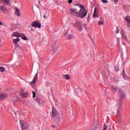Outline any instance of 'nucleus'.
I'll list each match as a JSON object with an SVG mask.
<instances>
[{
	"label": "nucleus",
	"instance_id": "a211bd4d",
	"mask_svg": "<svg viewBox=\"0 0 130 130\" xmlns=\"http://www.w3.org/2000/svg\"><path fill=\"white\" fill-rule=\"evenodd\" d=\"M20 96H21V97H22L23 98H27V97H28V94L27 92H21L20 93Z\"/></svg>",
	"mask_w": 130,
	"mask_h": 130
},
{
	"label": "nucleus",
	"instance_id": "39448f33",
	"mask_svg": "<svg viewBox=\"0 0 130 130\" xmlns=\"http://www.w3.org/2000/svg\"><path fill=\"white\" fill-rule=\"evenodd\" d=\"M75 26L77 28L79 31H81L83 30V28L82 27V22H81V21H77L75 24Z\"/></svg>",
	"mask_w": 130,
	"mask_h": 130
},
{
	"label": "nucleus",
	"instance_id": "9d476101",
	"mask_svg": "<svg viewBox=\"0 0 130 130\" xmlns=\"http://www.w3.org/2000/svg\"><path fill=\"white\" fill-rule=\"evenodd\" d=\"M20 40L21 39L20 38H16L13 40V43L15 46L19 47V44H18V42H20Z\"/></svg>",
	"mask_w": 130,
	"mask_h": 130
},
{
	"label": "nucleus",
	"instance_id": "2f4dec72",
	"mask_svg": "<svg viewBox=\"0 0 130 130\" xmlns=\"http://www.w3.org/2000/svg\"><path fill=\"white\" fill-rule=\"evenodd\" d=\"M117 31H116V34H118V33H119V29L118 28V27H116Z\"/></svg>",
	"mask_w": 130,
	"mask_h": 130
},
{
	"label": "nucleus",
	"instance_id": "6ab92c4d",
	"mask_svg": "<svg viewBox=\"0 0 130 130\" xmlns=\"http://www.w3.org/2000/svg\"><path fill=\"white\" fill-rule=\"evenodd\" d=\"M15 14L17 17H20V16H21V14H20V10L17 7L15 8Z\"/></svg>",
	"mask_w": 130,
	"mask_h": 130
},
{
	"label": "nucleus",
	"instance_id": "bb28decb",
	"mask_svg": "<svg viewBox=\"0 0 130 130\" xmlns=\"http://www.w3.org/2000/svg\"><path fill=\"white\" fill-rule=\"evenodd\" d=\"M36 97V93L35 91H32V98H35Z\"/></svg>",
	"mask_w": 130,
	"mask_h": 130
},
{
	"label": "nucleus",
	"instance_id": "c9c22d12",
	"mask_svg": "<svg viewBox=\"0 0 130 130\" xmlns=\"http://www.w3.org/2000/svg\"><path fill=\"white\" fill-rule=\"evenodd\" d=\"M80 8H81V9H84V10H85V8L83 6H81Z\"/></svg>",
	"mask_w": 130,
	"mask_h": 130
},
{
	"label": "nucleus",
	"instance_id": "a878e982",
	"mask_svg": "<svg viewBox=\"0 0 130 130\" xmlns=\"http://www.w3.org/2000/svg\"><path fill=\"white\" fill-rule=\"evenodd\" d=\"M5 71H6V69L5 68V67H0V71L2 73H4V72H5Z\"/></svg>",
	"mask_w": 130,
	"mask_h": 130
},
{
	"label": "nucleus",
	"instance_id": "20e7f679",
	"mask_svg": "<svg viewBox=\"0 0 130 130\" xmlns=\"http://www.w3.org/2000/svg\"><path fill=\"white\" fill-rule=\"evenodd\" d=\"M31 27H34V28H41V24L40 23H38L37 21L33 22L31 24Z\"/></svg>",
	"mask_w": 130,
	"mask_h": 130
},
{
	"label": "nucleus",
	"instance_id": "c756f323",
	"mask_svg": "<svg viewBox=\"0 0 130 130\" xmlns=\"http://www.w3.org/2000/svg\"><path fill=\"white\" fill-rule=\"evenodd\" d=\"M107 126L106 125V124H104V128L103 129V130H107Z\"/></svg>",
	"mask_w": 130,
	"mask_h": 130
},
{
	"label": "nucleus",
	"instance_id": "f704fd0d",
	"mask_svg": "<svg viewBox=\"0 0 130 130\" xmlns=\"http://www.w3.org/2000/svg\"><path fill=\"white\" fill-rule=\"evenodd\" d=\"M3 23L2 21H0V26H3Z\"/></svg>",
	"mask_w": 130,
	"mask_h": 130
},
{
	"label": "nucleus",
	"instance_id": "0eeeda50",
	"mask_svg": "<svg viewBox=\"0 0 130 130\" xmlns=\"http://www.w3.org/2000/svg\"><path fill=\"white\" fill-rule=\"evenodd\" d=\"M25 34L23 33H19L18 32H14L12 35V37H22V36H25Z\"/></svg>",
	"mask_w": 130,
	"mask_h": 130
},
{
	"label": "nucleus",
	"instance_id": "393cba45",
	"mask_svg": "<svg viewBox=\"0 0 130 130\" xmlns=\"http://www.w3.org/2000/svg\"><path fill=\"white\" fill-rule=\"evenodd\" d=\"M103 24H104V22L103 21V20H100L99 22H98V24L100 26H102V25H103Z\"/></svg>",
	"mask_w": 130,
	"mask_h": 130
},
{
	"label": "nucleus",
	"instance_id": "4be33fe9",
	"mask_svg": "<svg viewBox=\"0 0 130 130\" xmlns=\"http://www.w3.org/2000/svg\"><path fill=\"white\" fill-rule=\"evenodd\" d=\"M15 115L17 118L21 117V115H22V112H18V113H15Z\"/></svg>",
	"mask_w": 130,
	"mask_h": 130
},
{
	"label": "nucleus",
	"instance_id": "7c9ffc66",
	"mask_svg": "<svg viewBox=\"0 0 130 130\" xmlns=\"http://www.w3.org/2000/svg\"><path fill=\"white\" fill-rule=\"evenodd\" d=\"M102 2H103L104 4H107L108 3V1H107V0H102Z\"/></svg>",
	"mask_w": 130,
	"mask_h": 130
},
{
	"label": "nucleus",
	"instance_id": "4c0bfd02",
	"mask_svg": "<svg viewBox=\"0 0 130 130\" xmlns=\"http://www.w3.org/2000/svg\"><path fill=\"white\" fill-rule=\"evenodd\" d=\"M117 41H118V42H120V40H119V38H117Z\"/></svg>",
	"mask_w": 130,
	"mask_h": 130
},
{
	"label": "nucleus",
	"instance_id": "b1692460",
	"mask_svg": "<svg viewBox=\"0 0 130 130\" xmlns=\"http://www.w3.org/2000/svg\"><path fill=\"white\" fill-rule=\"evenodd\" d=\"M21 37L22 40H25L26 41H28V40H29V38H27L26 36H22Z\"/></svg>",
	"mask_w": 130,
	"mask_h": 130
},
{
	"label": "nucleus",
	"instance_id": "58836bf2",
	"mask_svg": "<svg viewBox=\"0 0 130 130\" xmlns=\"http://www.w3.org/2000/svg\"><path fill=\"white\" fill-rule=\"evenodd\" d=\"M20 123H21V124H22V123H25L24 122V121H22V120H20Z\"/></svg>",
	"mask_w": 130,
	"mask_h": 130
},
{
	"label": "nucleus",
	"instance_id": "a19ab883",
	"mask_svg": "<svg viewBox=\"0 0 130 130\" xmlns=\"http://www.w3.org/2000/svg\"><path fill=\"white\" fill-rule=\"evenodd\" d=\"M124 74H125V73L124 72V69L123 70V75Z\"/></svg>",
	"mask_w": 130,
	"mask_h": 130
},
{
	"label": "nucleus",
	"instance_id": "1a4fd4ad",
	"mask_svg": "<svg viewBox=\"0 0 130 130\" xmlns=\"http://www.w3.org/2000/svg\"><path fill=\"white\" fill-rule=\"evenodd\" d=\"M125 21L126 22V25L128 27H130V16H127L125 18Z\"/></svg>",
	"mask_w": 130,
	"mask_h": 130
},
{
	"label": "nucleus",
	"instance_id": "f3484780",
	"mask_svg": "<svg viewBox=\"0 0 130 130\" xmlns=\"http://www.w3.org/2000/svg\"><path fill=\"white\" fill-rule=\"evenodd\" d=\"M4 5L9 6L11 5V1L10 0H2Z\"/></svg>",
	"mask_w": 130,
	"mask_h": 130
},
{
	"label": "nucleus",
	"instance_id": "72a5a7b5",
	"mask_svg": "<svg viewBox=\"0 0 130 130\" xmlns=\"http://www.w3.org/2000/svg\"><path fill=\"white\" fill-rule=\"evenodd\" d=\"M68 3L69 4H72V3H73V0H69Z\"/></svg>",
	"mask_w": 130,
	"mask_h": 130
},
{
	"label": "nucleus",
	"instance_id": "dca6fc26",
	"mask_svg": "<svg viewBox=\"0 0 130 130\" xmlns=\"http://www.w3.org/2000/svg\"><path fill=\"white\" fill-rule=\"evenodd\" d=\"M98 128V122H95L92 126V130H96Z\"/></svg>",
	"mask_w": 130,
	"mask_h": 130
},
{
	"label": "nucleus",
	"instance_id": "f257e3e1",
	"mask_svg": "<svg viewBox=\"0 0 130 130\" xmlns=\"http://www.w3.org/2000/svg\"><path fill=\"white\" fill-rule=\"evenodd\" d=\"M88 14V12L87 11L85 10L84 8L81 9L78 12V14H77V17L78 18H81L83 19V18H85L86 16H87V14Z\"/></svg>",
	"mask_w": 130,
	"mask_h": 130
},
{
	"label": "nucleus",
	"instance_id": "cd10ccee",
	"mask_svg": "<svg viewBox=\"0 0 130 130\" xmlns=\"http://www.w3.org/2000/svg\"><path fill=\"white\" fill-rule=\"evenodd\" d=\"M24 91H25V88L22 87L20 89V93H23V92H24Z\"/></svg>",
	"mask_w": 130,
	"mask_h": 130
},
{
	"label": "nucleus",
	"instance_id": "6e6552de",
	"mask_svg": "<svg viewBox=\"0 0 130 130\" xmlns=\"http://www.w3.org/2000/svg\"><path fill=\"white\" fill-rule=\"evenodd\" d=\"M7 98H8V94L2 93L0 94V101H3V100L7 99Z\"/></svg>",
	"mask_w": 130,
	"mask_h": 130
},
{
	"label": "nucleus",
	"instance_id": "5701e85b",
	"mask_svg": "<svg viewBox=\"0 0 130 130\" xmlns=\"http://www.w3.org/2000/svg\"><path fill=\"white\" fill-rule=\"evenodd\" d=\"M63 78L65 80H70V79H71V77H70V75H63Z\"/></svg>",
	"mask_w": 130,
	"mask_h": 130
},
{
	"label": "nucleus",
	"instance_id": "f03ea898",
	"mask_svg": "<svg viewBox=\"0 0 130 130\" xmlns=\"http://www.w3.org/2000/svg\"><path fill=\"white\" fill-rule=\"evenodd\" d=\"M119 95L120 98V100L119 101L118 106L120 108L122 106V99L124 98V94H123V92L121 89H119Z\"/></svg>",
	"mask_w": 130,
	"mask_h": 130
},
{
	"label": "nucleus",
	"instance_id": "aec40b11",
	"mask_svg": "<svg viewBox=\"0 0 130 130\" xmlns=\"http://www.w3.org/2000/svg\"><path fill=\"white\" fill-rule=\"evenodd\" d=\"M1 10L3 12V13H7V8L5 6H1Z\"/></svg>",
	"mask_w": 130,
	"mask_h": 130
},
{
	"label": "nucleus",
	"instance_id": "c03bdc74",
	"mask_svg": "<svg viewBox=\"0 0 130 130\" xmlns=\"http://www.w3.org/2000/svg\"><path fill=\"white\" fill-rule=\"evenodd\" d=\"M1 40L0 39V42H1Z\"/></svg>",
	"mask_w": 130,
	"mask_h": 130
},
{
	"label": "nucleus",
	"instance_id": "c85d7f7f",
	"mask_svg": "<svg viewBox=\"0 0 130 130\" xmlns=\"http://www.w3.org/2000/svg\"><path fill=\"white\" fill-rule=\"evenodd\" d=\"M118 123H119V124H120L121 123V118H119L118 119Z\"/></svg>",
	"mask_w": 130,
	"mask_h": 130
},
{
	"label": "nucleus",
	"instance_id": "e433bc0d",
	"mask_svg": "<svg viewBox=\"0 0 130 130\" xmlns=\"http://www.w3.org/2000/svg\"><path fill=\"white\" fill-rule=\"evenodd\" d=\"M114 2H115V3H118V0H113Z\"/></svg>",
	"mask_w": 130,
	"mask_h": 130
},
{
	"label": "nucleus",
	"instance_id": "4468645a",
	"mask_svg": "<svg viewBox=\"0 0 130 130\" xmlns=\"http://www.w3.org/2000/svg\"><path fill=\"white\" fill-rule=\"evenodd\" d=\"M68 34H69V31H67L64 34V36H66L67 39H72V38H73V35Z\"/></svg>",
	"mask_w": 130,
	"mask_h": 130
},
{
	"label": "nucleus",
	"instance_id": "9b49d317",
	"mask_svg": "<svg viewBox=\"0 0 130 130\" xmlns=\"http://www.w3.org/2000/svg\"><path fill=\"white\" fill-rule=\"evenodd\" d=\"M99 16V15H98V10H97V8H95L92 17L93 18H98Z\"/></svg>",
	"mask_w": 130,
	"mask_h": 130
},
{
	"label": "nucleus",
	"instance_id": "a18cd8bd",
	"mask_svg": "<svg viewBox=\"0 0 130 130\" xmlns=\"http://www.w3.org/2000/svg\"><path fill=\"white\" fill-rule=\"evenodd\" d=\"M0 90H1V88H0Z\"/></svg>",
	"mask_w": 130,
	"mask_h": 130
},
{
	"label": "nucleus",
	"instance_id": "ea45409f",
	"mask_svg": "<svg viewBox=\"0 0 130 130\" xmlns=\"http://www.w3.org/2000/svg\"><path fill=\"white\" fill-rule=\"evenodd\" d=\"M44 19H46V15H43Z\"/></svg>",
	"mask_w": 130,
	"mask_h": 130
},
{
	"label": "nucleus",
	"instance_id": "ddd939ff",
	"mask_svg": "<svg viewBox=\"0 0 130 130\" xmlns=\"http://www.w3.org/2000/svg\"><path fill=\"white\" fill-rule=\"evenodd\" d=\"M121 34L122 35V39H124L125 41H127V36L125 35V34L124 32L123 31H121Z\"/></svg>",
	"mask_w": 130,
	"mask_h": 130
},
{
	"label": "nucleus",
	"instance_id": "412c9836",
	"mask_svg": "<svg viewBox=\"0 0 130 130\" xmlns=\"http://www.w3.org/2000/svg\"><path fill=\"white\" fill-rule=\"evenodd\" d=\"M117 87H115L114 85H112L111 90L112 92H116V91H117Z\"/></svg>",
	"mask_w": 130,
	"mask_h": 130
},
{
	"label": "nucleus",
	"instance_id": "423d86ee",
	"mask_svg": "<svg viewBox=\"0 0 130 130\" xmlns=\"http://www.w3.org/2000/svg\"><path fill=\"white\" fill-rule=\"evenodd\" d=\"M70 12L71 14H72V15H73L74 16H76V17H78V10L77 9H71L70 10Z\"/></svg>",
	"mask_w": 130,
	"mask_h": 130
},
{
	"label": "nucleus",
	"instance_id": "2eb2a0df",
	"mask_svg": "<svg viewBox=\"0 0 130 130\" xmlns=\"http://www.w3.org/2000/svg\"><path fill=\"white\" fill-rule=\"evenodd\" d=\"M52 115L53 117H55L56 115H57V112L54 108H53L52 110Z\"/></svg>",
	"mask_w": 130,
	"mask_h": 130
},
{
	"label": "nucleus",
	"instance_id": "473e14b6",
	"mask_svg": "<svg viewBox=\"0 0 130 130\" xmlns=\"http://www.w3.org/2000/svg\"><path fill=\"white\" fill-rule=\"evenodd\" d=\"M118 67H115V71L116 72H118Z\"/></svg>",
	"mask_w": 130,
	"mask_h": 130
},
{
	"label": "nucleus",
	"instance_id": "f8f14e48",
	"mask_svg": "<svg viewBox=\"0 0 130 130\" xmlns=\"http://www.w3.org/2000/svg\"><path fill=\"white\" fill-rule=\"evenodd\" d=\"M21 128L23 130L28 129V128H29V125H28V124L21 123Z\"/></svg>",
	"mask_w": 130,
	"mask_h": 130
},
{
	"label": "nucleus",
	"instance_id": "37998d69",
	"mask_svg": "<svg viewBox=\"0 0 130 130\" xmlns=\"http://www.w3.org/2000/svg\"><path fill=\"white\" fill-rule=\"evenodd\" d=\"M53 127H55V126H53Z\"/></svg>",
	"mask_w": 130,
	"mask_h": 130
},
{
	"label": "nucleus",
	"instance_id": "7ed1b4c3",
	"mask_svg": "<svg viewBox=\"0 0 130 130\" xmlns=\"http://www.w3.org/2000/svg\"><path fill=\"white\" fill-rule=\"evenodd\" d=\"M37 80H38V72H37L35 76L34 77V79L31 82L29 83L31 86H33L35 84H36V82H37Z\"/></svg>",
	"mask_w": 130,
	"mask_h": 130
},
{
	"label": "nucleus",
	"instance_id": "79ce46f5",
	"mask_svg": "<svg viewBox=\"0 0 130 130\" xmlns=\"http://www.w3.org/2000/svg\"><path fill=\"white\" fill-rule=\"evenodd\" d=\"M83 25H84V26L85 27H86V26H87L86 24H83Z\"/></svg>",
	"mask_w": 130,
	"mask_h": 130
}]
</instances>
